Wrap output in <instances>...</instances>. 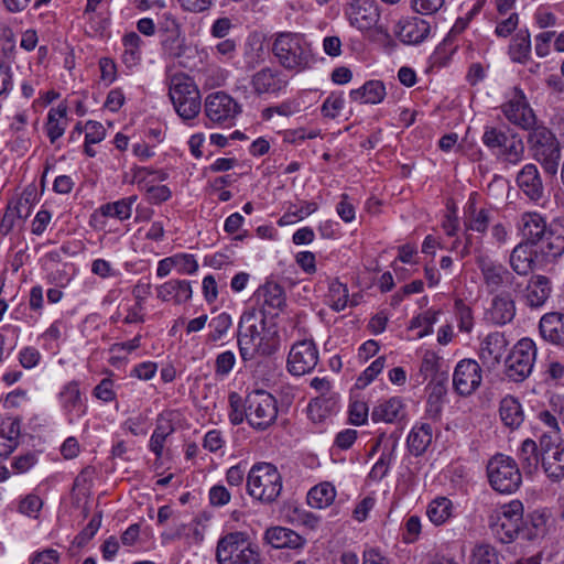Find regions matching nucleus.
<instances>
[{
	"mask_svg": "<svg viewBox=\"0 0 564 564\" xmlns=\"http://www.w3.org/2000/svg\"><path fill=\"white\" fill-rule=\"evenodd\" d=\"M238 346L245 361L274 354L279 346L276 332L257 312H243L238 325Z\"/></svg>",
	"mask_w": 564,
	"mask_h": 564,
	"instance_id": "f257e3e1",
	"label": "nucleus"
},
{
	"mask_svg": "<svg viewBox=\"0 0 564 564\" xmlns=\"http://www.w3.org/2000/svg\"><path fill=\"white\" fill-rule=\"evenodd\" d=\"M169 97L176 113L183 121L194 120L202 109L200 91L194 80L182 72H174L173 66H166Z\"/></svg>",
	"mask_w": 564,
	"mask_h": 564,
	"instance_id": "f03ea898",
	"label": "nucleus"
},
{
	"mask_svg": "<svg viewBox=\"0 0 564 564\" xmlns=\"http://www.w3.org/2000/svg\"><path fill=\"white\" fill-rule=\"evenodd\" d=\"M219 564H262L259 547L245 532H230L219 539L216 547Z\"/></svg>",
	"mask_w": 564,
	"mask_h": 564,
	"instance_id": "7ed1b4c3",
	"label": "nucleus"
},
{
	"mask_svg": "<svg viewBox=\"0 0 564 564\" xmlns=\"http://www.w3.org/2000/svg\"><path fill=\"white\" fill-rule=\"evenodd\" d=\"M247 491L250 497L263 503H271L282 491V477L270 463H259L247 475Z\"/></svg>",
	"mask_w": 564,
	"mask_h": 564,
	"instance_id": "20e7f679",
	"label": "nucleus"
},
{
	"mask_svg": "<svg viewBox=\"0 0 564 564\" xmlns=\"http://www.w3.org/2000/svg\"><path fill=\"white\" fill-rule=\"evenodd\" d=\"M488 525L494 536L501 543L513 542L523 525V505L512 500L491 511Z\"/></svg>",
	"mask_w": 564,
	"mask_h": 564,
	"instance_id": "39448f33",
	"label": "nucleus"
},
{
	"mask_svg": "<svg viewBox=\"0 0 564 564\" xmlns=\"http://www.w3.org/2000/svg\"><path fill=\"white\" fill-rule=\"evenodd\" d=\"M529 150L534 160L541 163L545 172L555 174L561 159V148L555 134L544 126L529 129Z\"/></svg>",
	"mask_w": 564,
	"mask_h": 564,
	"instance_id": "423d86ee",
	"label": "nucleus"
},
{
	"mask_svg": "<svg viewBox=\"0 0 564 564\" xmlns=\"http://www.w3.org/2000/svg\"><path fill=\"white\" fill-rule=\"evenodd\" d=\"M272 51L279 63L290 70L301 72L314 63L311 47L303 37H275Z\"/></svg>",
	"mask_w": 564,
	"mask_h": 564,
	"instance_id": "0eeeda50",
	"label": "nucleus"
},
{
	"mask_svg": "<svg viewBox=\"0 0 564 564\" xmlns=\"http://www.w3.org/2000/svg\"><path fill=\"white\" fill-rule=\"evenodd\" d=\"M487 476L491 488L500 494H513L522 484L517 462L506 455H495L487 464Z\"/></svg>",
	"mask_w": 564,
	"mask_h": 564,
	"instance_id": "6e6552de",
	"label": "nucleus"
},
{
	"mask_svg": "<svg viewBox=\"0 0 564 564\" xmlns=\"http://www.w3.org/2000/svg\"><path fill=\"white\" fill-rule=\"evenodd\" d=\"M278 416L275 398L264 390H253L246 399V420L258 431L270 427Z\"/></svg>",
	"mask_w": 564,
	"mask_h": 564,
	"instance_id": "1a4fd4ad",
	"label": "nucleus"
},
{
	"mask_svg": "<svg viewBox=\"0 0 564 564\" xmlns=\"http://www.w3.org/2000/svg\"><path fill=\"white\" fill-rule=\"evenodd\" d=\"M481 141L494 154L511 164H518L523 159L524 144L516 133H506L495 127H486Z\"/></svg>",
	"mask_w": 564,
	"mask_h": 564,
	"instance_id": "9d476101",
	"label": "nucleus"
},
{
	"mask_svg": "<svg viewBox=\"0 0 564 564\" xmlns=\"http://www.w3.org/2000/svg\"><path fill=\"white\" fill-rule=\"evenodd\" d=\"M241 111V105L225 91L212 93L205 98V116L216 126L232 127Z\"/></svg>",
	"mask_w": 564,
	"mask_h": 564,
	"instance_id": "9b49d317",
	"label": "nucleus"
},
{
	"mask_svg": "<svg viewBox=\"0 0 564 564\" xmlns=\"http://www.w3.org/2000/svg\"><path fill=\"white\" fill-rule=\"evenodd\" d=\"M540 463L545 476L553 482L564 479V443L560 436L542 434Z\"/></svg>",
	"mask_w": 564,
	"mask_h": 564,
	"instance_id": "f8f14e48",
	"label": "nucleus"
},
{
	"mask_svg": "<svg viewBox=\"0 0 564 564\" xmlns=\"http://www.w3.org/2000/svg\"><path fill=\"white\" fill-rule=\"evenodd\" d=\"M535 344L530 338L520 339L506 359V375L514 381H523L532 371L535 360Z\"/></svg>",
	"mask_w": 564,
	"mask_h": 564,
	"instance_id": "ddd939ff",
	"label": "nucleus"
},
{
	"mask_svg": "<svg viewBox=\"0 0 564 564\" xmlns=\"http://www.w3.org/2000/svg\"><path fill=\"white\" fill-rule=\"evenodd\" d=\"M254 305L245 312H257L267 321L269 316H276L285 306V294L283 289L274 283L268 282L260 286L253 294Z\"/></svg>",
	"mask_w": 564,
	"mask_h": 564,
	"instance_id": "4468645a",
	"label": "nucleus"
},
{
	"mask_svg": "<svg viewBox=\"0 0 564 564\" xmlns=\"http://www.w3.org/2000/svg\"><path fill=\"white\" fill-rule=\"evenodd\" d=\"M59 408L68 423H74L87 413V404L80 384L76 380L66 382L57 394Z\"/></svg>",
	"mask_w": 564,
	"mask_h": 564,
	"instance_id": "2eb2a0df",
	"label": "nucleus"
},
{
	"mask_svg": "<svg viewBox=\"0 0 564 564\" xmlns=\"http://www.w3.org/2000/svg\"><path fill=\"white\" fill-rule=\"evenodd\" d=\"M475 253L476 263L481 272L487 289L497 291L505 284H514V276L503 264L491 260L480 248H476Z\"/></svg>",
	"mask_w": 564,
	"mask_h": 564,
	"instance_id": "dca6fc26",
	"label": "nucleus"
},
{
	"mask_svg": "<svg viewBox=\"0 0 564 564\" xmlns=\"http://www.w3.org/2000/svg\"><path fill=\"white\" fill-rule=\"evenodd\" d=\"M481 367L474 359L458 361L453 373L455 391L462 397L471 395L481 384Z\"/></svg>",
	"mask_w": 564,
	"mask_h": 564,
	"instance_id": "f3484780",
	"label": "nucleus"
},
{
	"mask_svg": "<svg viewBox=\"0 0 564 564\" xmlns=\"http://www.w3.org/2000/svg\"><path fill=\"white\" fill-rule=\"evenodd\" d=\"M502 112L511 123L524 130L533 128L536 123L535 115L528 104L523 91L519 88H514L509 99L503 104Z\"/></svg>",
	"mask_w": 564,
	"mask_h": 564,
	"instance_id": "a211bd4d",
	"label": "nucleus"
},
{
	"mask_svg": "<svg viewBox=\"0 0 564 564\" xmlns=\"http://www.w3.org/2000/svg\"><path fill=\"white\" fill-rule=\"evenodd\" d=\"M318 362V350L312 340L295 343L288 357V370L294 376L312 371Z\"/></svg>",
	"mask_w": 564,
	"mask_h": 564,
	"instance_id": "6ab92c4d",
	"label": "nucleus"
},
{
	"mask_svg": "<svg viewBox=\"0 0 564 564\" xmlns=\"http://www.w3.org/2000/svg\"><path fill=\"white\" fill-rule=\"evenodd\" d=\"M289 80L278 68L263 67L256 72L250 79V86L258 96H279L285 90Z\"/></svg>",
	"mask_w": 564,
	"mask_h": 564,
	"instance_id": "aec40b11",
	"label": "nucleus"
},
{
	"mask_svg": "<svg viewBox=\"0 0 564 564\" xmlns=\"http://www.w3.org/2000/svg\"><path fill=\"white\" fill-rule=\"evenodd\" d=\"M346 14L349 23L361 32L371 30L379 19L378 8L371 0H352Z\"/></svg>",
	"mask_w": 564,
	"mask_h": 564,
	"instance_id": "412c9836",
	"label": "nucleus"
},
{
	"mask_svg": "<svg viewBox=\"0 0 564 564\" xmlns=\"http://www.w3.org/2000/svg\"><path fill=\"white\" fill-rule=\"evenodd\" d=\"M508 347L505 335L500 332L488 334L480 343L479 359L488 370L495 369L500 365Z\"/></svg>",
	"mask_w": 564,
	"mask_h": 564,
	"instance_id": "4be33fe9",
	"label": "nucleus"
},
{
	"mask_svg": "<svg viewBox=\"0 0 564 564\" xmlns=\"http://www.w3.org/2000/svg\"><path fill=\"white\" fill-rule=\"evenodd\" d=\"M551 282L545 275H532L523 291L521 300L531 308H539L545 304L551 295Z\"/></svg>",
	"mask_w": 564,
	"mask_h": 564,
	"instance_id": "5701e85b",
	"label": "nucleus"
},
{
	"mask_svg": "<svg viewBox=\"0 0 564 564\" xmlns=\"http://www.w3.org/2000/svg\"><path fill=\"white\" fill-rule=\"evenodd\" d=\"M263 540L273 549H303L306 540L292 529L285 527H271L264 532Z\"/></svg>",
	"mask_w": 564,
	"mask_h": 564,
	"instance_id": "b1692460",
	"label": "nucleus"
},
{
	"mask_svg": "<svg viewBox=\"0 0 564 564\" xmlns=\"http://www.w3.org/2000/svg\"><path fill=\"white\" fill-rule=\"evenodd\" d=\"M520 232L529 245H538L544 240L547 235L546 221L544 218L534 212L524 213L521 215L519 223Z\"/></svg>",
	"mask_w": 564,
	"mask_h": 564,
	"instance_id": "393cba45",
	"label": "nucleus"
},
{
	"mask_svg": "<svg viewBox=\"0 0 564 564\" xmlns=\"http://www.w3.org/2000/svg\"><path fill=\"white\" fill-rule=\"evenodd\" d=\"M156 296L163 302L181 305L193 296L192 284L187 280L172 279L156 288Z\"/></svg>",
	"mask_w": 564,
	"mask_h": 564,
	"instance_id": "a878e982",
	"label": "nucleus"
},
{
	"mask_svg": "<svg viewBox=\"0 0 564 564\" xmlns=\"http://www.w3.org/2000/svg\"><path fill=\"white\" fill-rule=\"evenodd\" d=\"M487 318L497 326H503L513 321L516 303L508 293H500L492 297L486 312Z\"/></svg>",
	"mask_w": 564,
	"mask_h": 564,
	"instance_id": "bb28decb",
	"label": "nucleus"
},
{
	"mask_svg": "<svg viewBox=\"0 0 564 564\" xmlns=\"http://www.w3.org/2000/svg\"><path fill=\"white\" fill-rule=\"evenodd\" d=\"M517 184L529 199L538 202L543 197V183L536 165L525 164L517 175Z\"/></svg>",
	"mask_w": 564,
	"mask_h": 564,
	"instance_id": "cd10ccee",
	"label": "nucleus"
},
{
	"mask_svg": "<svg viewBox=\"0 0 564 564\" xmlns=\"http://www.w3.org/2000/svg\"><path fill=\"white\" fill-rule=\"evenodd\" d=\"M542 338L547 343L564 347V314L551 312L544 314L539 324Z\"/></svg>",
	"mask_w": 564,
	"mask_h": 564,
	"instance_id": "c85d7f7f",
	"label": "nucleus"
},
{
	"mask_svg": "<svg viewBox=\"0 0 564 564\" xmlns=\"http://www.w3.org/2000/svg\"><path fill=\"white\" fill-rule=\"evenodd\" d=\"M405 404L402 398L391 397L381 400L372 409L371 420L375 423H393L404 415Z\"/></svg>",
	"mask_w": 564,
	"mask_h": 564,
	"instance_id": "c756f323",
	"label": "nucleus"
},
{
	"mask_svg": "<svg viewBox=\"0 0 564 564\" xmlns=\"http://www.w3.org/2000/svg\"><path fill=\"white\" fill-rule=\"evenodd\" d=\"M26 112H18L10 124L11 131V149L19 154L25 153L31 147V132L28 129Z\"/></svg>",
	"mask_w": 564,
	"mask_h": 564,
	"instance_id": "7c9ffc66",
	"label": "nucleus"
},
{
	"mask_svg": "<svg viewBox=\"0 0 564 564\" xmlns=\"http://www.w3.org/2000/svg\"><path fill=\"white\" fill-rule=\"evenodd\" d=\"M536 253L528 242L518 243L510 253L509 264L519 275H528L535 264Z\"/></svg>",
	"mask_w": 564,
	"mask_h": 564,
	"instance_id": "2f4dec72",
	"label": "nucleus"
},
{
	"mask_svg": "<svg viewBox=\"0 0 564 564\" xmlns=\"http://www.w3.org/2000/svg\"><path fill=\"white\" fill-rule=\"evenodd\" d=\"M21 425L18 419L0 422V458L8 457L19 445Z\"/></svg>",
	"mask_w": 564,
	"mask_h": 564,
	"instance_id": "473e14b6",
	"label": "nucleus"
},
{
	"mask_svg": "<svg viewBox=\"0 0 564 564\" xmlns=\"http://www.w3.org/2000/svg\"><path fill=\"white\" fill-rule=\"evenodd\" d=\"M499 416L507 427L518 429L524 421L523 409L519 400L512 395H506L500 401Z\"/></svg>",
	"mask_w": 564,
	"mask_h": 564,
	"instance_id": "72a5a7b5",
	"label": "nucleus"
},
{
	"mask_svg": "<svg viewBox=\"0 0 564 564\" xmlns=\"http://www.w3.org/2000/svg\"><path fill=\"white\" fill-rule=\"evenodd\" d=\"M384 96L386 88L380 80H369L360 88L352 89L349 93L351 100L373 105L381 102Z\"/></svg>",
	"mask_w": 564,
	"mask_h": 564,
	"instance_id": "f704fd0d",
	"label": "nucleus"
},
{
	"mask_svg": "<svg viewBox=\"0 0 564 564\" xmlns=\"http://www.w3.org/2000/svg\"><path fill=\"white\" fill-rule=\"evenodd\" d=\"M185 37H167L163 42L164 51L174 58L180 59L184 67L191 66V59L196 56V48L188 45Z\"/></svg>",
	"mask_w": 564,
	"mask_h": 564,
	"instance_id": "c9c22d12",
	"label": "nucleus"
},
{
	"mask_svg": "<svg viewBox=\"0 0 564 564\" xmlns=\"http://www.w3.org/2000/svg\"><path fill=\"white\" fill-rule=\"evenodd\" d=\"M336 495L335 486L329 481H323L310 489L307 503L315 509H325L334 502Z\"/></svg>",
	"mask_w": 564,
	"mask_h": 564,
	"instance_id": "e433bc0d",
	"label": "nucleus"
},
{
	"mask_svg": "<svg viewBox=\"0 0 564 564\" xmlns=\"http://www.w3.org/2000/svg\"><path fill=\"white\" fill-rule=\"evenodd\" d=\"M455 507L446 497H436L426 508L429 520L435 525H442L454 517Z\"/></svg>",
	"mask_w": 564,
	"mask_h": 564,
	"instance_id": "4c0bfd02",
	"label": "nucleus"
},
{
	"mask_svg": "<svg viewBox=\"0 0 564 564\" xmlns=\"http://www.w3.org/2000/svg\"><path fill=\"white\" fill-rule=\"evenodd\" d=\"M432 438L433 429L429 423L415 425L408 436L410 452L415 456L422 455L431 444Z\"/></svg>",
	"mask_w": 564,
	"mask_h": 564,
	"instance_id": "58836bf2",
	"label": "nucleus"
},
{
	"mask_svg": "<svg viewBox=\"0 0 564 564\" xmlns=\"http://www.w3.org/2000/svg\"><path fill=\"white\" fill-rule=\"evenodd\" d=\"M67 107L58 105L50 109L46 122V133L52 143L59 139L67 127Z\"/></svg>",
	"mask_w": 564,
	"mask_h": 564,
	"instance_id": "ea45409f",
	"label": "nucleus"
},
{
	"mask_svg": "<svg viewBox=\"0 0 564 564\" xmlns=\"http://www.w3.org/2000/svg\"><path fill=\"white\" fill-rule=\"evenodd\" d=\"M430 32V21L416 15L400 19L393 30L394 35H429Z\"/></svg>",
	"mask_w": 564,
	"mask_h": 564,
	"instance_id": "a19ab883",
	"label": "nucleus"
},
{
	"mask_svg": "<svg viewBox=\"0 0 564 564\" xmlns=\"http://www.w3.org/2000/svg\"><path fill=\"white\" fill-rule=\"evenodd\" d=\"M137 202V196L121 198L113 203H107L100 206L99 210L105 217H113L119 220H126L131 217L132 207Z\"/></svg>",
	"mask_w": 564,
	"mask_h": 564,
	"instance_id": "79ce46f5",
	"label": "nucleus"
},
{
	"mask_svg": "<svg viewBox=\"0 0 564 564\" xmlns=\"http://www.w3.org/2000/svg\"><path fill=\"white\" fill-rule=\"evenodd\" d=\"M445 395L446 389L443 384L435 383L429 387L425 413L430 419L438 420L441 417Z\"/></svg>",
	"mask_w": 564,
	"mask_h": 564,
	"instance_id": "37998d69",
	"label": "nucleus"
},
{
	"mask_svg": "<svg viewBox=\"0 0 564 564\" xmlns=\"http://www.w3.org/2000/svg\"><path fill=\"white\" fill-rule=\"evenodd\" d=\"M174 431L172 423L169 420L159 417L156 421L155 430L150 438V449L156 457H161L164 448L165 440Z\"/></svg>",
	"mask_w": 564,
	"mask_h": 564,
	"instance_id": "c03bdc74",
	"label": "nucleus"
},
{
	"mask_svg": "<svg viewBox=\"0 0 564 564\" xmlns=\"http://www.w3.org/2000/svg\"><path fill=\"white\" fill-rule=\"evenodd\" d=\"M348 288L346 284L334 280L329 283L328 294L326 296V302L330 308L335 312H340L345 310L348 305Z\"/></svg>",
	"mask_w": 564,
	"mask_h": 564,
	"instance_id": "a18cd8bd",
	"label": "nucleus"
},
{
	"mask_svg": "<svg viewBox=\"0 0 564 564\" xmlns=\"http://www.w3.org/2000/svg\"><path fill=\"white\" fill-rule=\"evenodd\" d=\"M437 322V312L429 310L413 317L409 329L415 333V338L420 339L433 332V326Z\"/></svg>",
	"mask_w": 564,
	"mask_h": 564,
	"instance_id": "49530a36",
	"label": "nucleus"
},
{
	"mask_svg": "<svg viewBox=\"0 0 564 564\" xmlns=\"http://www.w3.org/2000/svg\"><path fill=\"white\" fill-rule=\"evenodd\" d=\"M492 219V212L487 208L477 209L474 206L469 207V214L466 219L465 226L467 229L484 234L487 231L489 224Z\"/></svg>",
	"mask_w": 564,
	"mask_h": 564,
	"instance_id": "de8ad7c7",
	"label": "nucleus"
},
{
	"mask_svg": "<svg viewBox=\"0 0 564 564\" xmlns=\"http://www.w3.org/2000/svg\"><path fill=\"white\" fill-rule=\"evenodd\" d=\"M519 457L522 462L523 469L527 473H533L539 466L540 446L538 447L533 440H524L520 447Z\"/></svg>",
	"mask_w": 564,
	"mask_h": 564,
	"instance_id": "09e8293b",
	"label": "nucleus"
},
{
	"mask_svg": "<svg viewBox=\"0 0 564 564\" xmlns=\"http://www.w3.org/2000/svg\"><path fill=\"white\" fill-rule=\"evenodd\" d=\"M336 401L333 397L328 399L315 398L313 399L307 408L308 416L313 422H322L326 419L330 412Z\"/></svg>",
	"mask_w": 564,
	"mask_h": 564,
	"instance_id": "8fccbe9b",
	"label": "nucleus"
},
{
	"mask_svg": "<svg viewBox=\"0 0 564 564\" xmlns=\"http://www.w3.org/2000/svg\"><path fill=\"white\" fill-rule=\"evenodd\" d=\"M455 317L460 332H471L475 324L473 311L463 300L455 301Z\"/></svg>",
	"mask_w": 564,
	"mask_h": 564,
	"instance_id": "3c124183",
	"label": "nucleus"
},
{
	"mask_svg": "<svg viewBox=\"0 0 564 564\" xmlns=\"http://www.w3.org/2000/svg\"><path fill=\"white\" fill-rule=\"evenodd\" d=\"M384 366L386 358L383 356L378 357L376 360H373L357 378V388L364 389L368 384H370L378 377V375L381 373Z\"/></svg>",
	"mask_w": 564,
	"mask_h": 564,
	"instance_id": "603ef678",
	"label": "nucleus"
},
{
	"mask_svg": "<svg viewBox=\"0 0 564 564\" xmlns=\"http://www.w3.org/2000/svg\"><path fill=\"white\" fill-rule=\"evenodd\" d=\"M509 54L514 62L524 63L531 54L530 37H512Z\"/></svg>",
	"mask_w": 564,
	"mask_h": 564,
	"instance_id": "864d4df0",
	"label": "nucleus"
},
{
	"mask_svg": "<svg viewBox=\"0 0 564 564\" xmlns=\"http://www.w3.org/2000/svg\"><path fill=\"white\" fill-rule=\"evenodd\" d=\"M542 243L541 251L547 257H558L564 252V236L554 234L552 230L547 231Z\"/></svg>",
	"mask_w": 564,
	"mask_h": 564,
	"instance_id": "5fc2aeb1",
	"label": "nucleus"
},
{
	"mask_svg": "<svg viewBox=\"0 0 564 564\" xmlns=\"http://www.w3.org/2000/svg\"><path fill=\"white\" fill-rule=\"evenodd\" d=\"M231 326V317L227 313H221L214 317L210 322V327L213 328L208 334V340L212 343H216L223 338V336L228 332Z\"/></svg>",
	"mask_w": 564,
	"mask_h": 564,
	"instance_id": "6e6d98bb",
	"label": "nucleus"
},
{
	"mask_svg": "<svg viewBox=\"0 0 564 564\" xmlns=\"http://www.w3.org/2000/svg\"><path fill=\"white\" fill-rule=\"evenodd\" d=\"M470 564H499L497 551L488 545H477L471 554Z\"/></svg>",
	"mask_w": 564,
	"mask_h": 564,
	"instance_id": "4d7b16f0",
	"label": "nucleus"
},
{
	"mask_svg": "<svg viewBox=\"0 0 564 564\" xmlns=\"http://www.w3.org/2000/svg\"><path fill=\"white\" fill-rule=\"evenodd\" d=\"M173 259L180 274H194L198 270V262L193 254L177 253Z\"/></svg>",
	"mask_w": 564,
	"mask_h": 564,
	"instance_id": "13d9d810",
	"label": "nucleus"
},
{
	"mask_svg": "<svg viewBox=\"0 0 564 564\" xmlns=\"http://www.w3.org/2000/svg\"><path fill=\"white\" fill-rule=\"evenodd\" d=\"M345 99L340 94H330L322 106V113L327 118H336L343 110Z\"/></svg>",
	"mask_w": 564,
	"mask_h": 564,
	"instance_id": "bf43d9fd",
	"label": "nucleus"
},
{
	"mask_svg": "<svg viewBox=\"0 0 564 564\" xmlns=\"http://www.w3.org/2000/svg\"><path fill=\"white\" fill-rule=\"evenodd\" d=\"M230 412L229 420L234 425H238L246 419V409L243 410L241 397L237 392H231L228 397Z\"/></svg>",
	"mask_w": 564,
	"mask_h": 564,
	"instance_id": "052dcab7",
	"label": "nucleus"
},
{
	"mask_svg": "<svg viewBox=\"0 0 564 564\" xmlns=\"http://www.w3.org/2000/svg\"><path fill=\"white\" fill-rule=\"evenodd\" d=\"M93 395L106 403L116 400V391L113 390V381L110 378L102 379L93 390Z\"/></svg>",
	"mask_w": 564,
	"mask_h": 564,
	"instance_id": "680f3d73",
	"label": "nucleus"
},
{
	"mask_svg": "<svg viewBox=\"0 0 564 564\" xmlns=\"http://www.w3.org/2000/svg\"><path fill=\"white\" fill-rule=\"evenodd\" d=\"M438 359V356L432 350H426L423 354L420 365V376H422L423 380H426L437 371Z\"/></svg>",
	"mask_w": 564,
	"mask_h": 564,
	"instance_id": "e2e57ef3",
	"label": "nucleus"
},
{
	"mask_svg": "<svg viewBox=\"0 0 564 564\" xmlns=\"http://www.w3.org/2000/svg\"><path fill=\"white\" fill-rule=\"evenodd\" d=\"M336 213L345 223H351L356 217V207L347 194L340 195V200L336 206Z\"/></svg>",
	"mask_w": 564,
	"mask_h": 564,
	"instance_id": "0e129e2a",
	"label": "nucleus"
},
{
	"mask_svg": "<svg viewBox=\"0 0 564 564\" xmlns=\"http://www.w3.org/2000/svg\"><path fill=\"white\" fill-rule=\"evenodd\" d=\"M236 362L235 354L230 350L219 354L215 361V372L217 376H227Z\"/></svg>",
	"mask_w": 564,
	"mask_h": 564,
	"instance_id": "69168bd1",
	"label": "nucleus"
},
{
	"mask_svg": "<svg viewBox=\"0 0 564 564\" xmlns=\"http://www.w3.org/2000/svg\"><path fill=\"white\" fill-rule=\"evenodd\" d=\"M42 506L43 502L39 496L28 495L24 499L21 500L19 510L21 513L28 517L37 518Z\"/></svg>",
	"mask_w": 564,
	"mask_h": 564,
	"instance_id": "338daca9",
	"label": "nucleus"
},
{
	"mask_svg": "<svg viewBox=\"0 0 564 564\" xmlns=\"http://www.w3.org/2000/svg\"><path fill=\"white\" fill-rule=\"evenodd\" d=\"M225 444L226 440L219 430L208 431L203 440V447L210 453L220 451Z\"/></svg>",
	"mask_w": 564,
	"mask_h": 564,
	"instance_id": "774afa93",
	"label": "nucleus"
}]
</instances>
